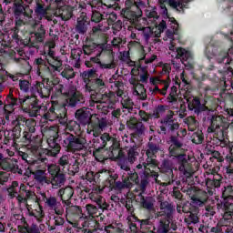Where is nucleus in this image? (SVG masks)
I'll return each instance as SVG.
<instances>
[{
    "label": "nucleus",
    "mask_w": 233,
    "mask_h": 233,
    "mask_svg": "<svg viewBox=\"0 0 233 233\" xmlns=\"http://www.w3.org/2000/svg\"><path fill=\"white\" fill-rule=\"evenodd\" d=\"M19 105L25 114H29L30 117H37V116H43V114L46 111V106L39 104V101L34 96H25L19 98Z\"/></svg>",
    "instance_id": "f257e3e1"
},
{
    "label": "nucleus",
    "mask_w": 233,
    "mask_h": 233,
    "mask_svg": "<svg viewBox=\"0 0 233 233\" xmlns=\"http://www.w3.org/2000/svg\"><path fill=\"white\" fill-rule=\"evenodd\" d=\"M64 143L71 152H79L86 148V139L69 133L66 135Z\"/></svg>",
    "instance_id": "f03ea898"
},
{
    "label": "nucleus",
    "mask_w": 233,
    "mask_h": 233,
    "mask_svg": "<svg viewBox=\"0 0 233 233\" xmlns=\"http://www.w3.org/2000/svg\"><path fill=\"white\" fill-rule=\"evenodd\" d=\"M160 131L158 134H167V132H175L179 128V123L174 118V111L169 110L166 116L160 121Z\"/></svg>",
    "instance_id": "7ed1b4c3"
},
{
    "label": "nucleus",
    "mask_w": 233,
    "mask_h": 233,
    "mask_svg": "<svg viewBox=\"0 0 233 233\" xmlns=\"http://www.w3.org/2000/svg\"><path fill=\"white\" fill-rule=\"evenodd\" d=\"M44 202L46 208L55 211L56 216H63V214H65V208H63V205H61V202L57 200V197H47L46 194H44Z\"/></svg>",
    "instance_id": "20e7f679"
},
{
    "label": "nucleus",
    "mask_w": 233,
    "mask_h": 233,
    "mask_svg": "<svg viewBox=\"0 0 233 233\" xmlns=\"http://www.w3.org/2000/svg\"><path fill=\"white\" fill-rule=\"evenodd\" d=\"M94 116L97 115H93L88 107H82L80 109H77L75 113V117L76 121L82 127H86V125H92V117H94Z\"/></svg>",
    "instance_id": "39448f33"
},
{
    "label": "nucleus",
    "mask_w": 233,
    "mask_h": 233,
    "mask_svg": "<svg viewBox=\"0 0 233 233\" xmlns=\"http://www.w3.org/2000/svg\"><path fill=\"white\" fill-rule=\"evenodd\" d=\"M174 212H176L174 205H172L168 201H163L160 202V208L159 211L157 213V218L172 221V219H174Z\"/></svg>",
    "instance_id": "423d86ee"
},
{
    "label": "nucleus",
    "mask_w": 233,
    "mask_h": 233,
    "mask_svg": "<svg viewBox=\"0 0 233 233\" xmlns=\"http://www.w3.org/2000/svg\"><path fill=\"white\" fill-rule=\"evenodd\" d=\"M20 121H25V127L31 134H34V132H35V125H37V123L35 122V120H34V118H29L25 120L23 117H18L13 121V125L15 126L13 129V132L15 133V137H16L17 139L21 137V127H19Z\"/></svg>",
    "instance_id": "0eeeda50"
},
{
    "label": "nucleus",
    "mask_w": 233,
    "mask_h": 233,
    "mask_svg": "<svg viewBox=\"0 0 233 233\" xmlns=\"http://www.w3.org/2000/svg\"><path fill=\"white\" fill-rule=\"evenodd\" d=\"M127 127L134 132L135 136H145V132H147V127L145 124L141 122V120L137 119V117H130L127 121Z\"/></svg>",
    "instance_id": "6e6552de"
},
{
    "label": "nucleus",
    "mask_w": 233,
    "mask_h": 233,
    "mask_svg": "<svg viewBox=\"0 0 233 233\" xmlns=\"http://www.w3.org/2000/svg\"><path fill=\"white\" fill-rule=\"evenodd\" d=\"M46 37V29H45V25H40L38 28L30 34L29 43L31 46H37L39 43H45V39Z\"/></svg>",
    "instance_id": "1a4fd4ad"
},
{
    "label": "nucleus",
    "mask_w": 233,
    "mask_h": 233,
    "mask_svg": "<svg viewBox=\"0 0 233 233\" xmlns=\"http://www.w3.org/2000/svg\"><path fill=\"white\" fill-rule=\"evenodd\" d=\"M67 95L69 96L67 105L69 106H76L77 103H85V97L81 92L77 91L75 86H69Z\"/></svg>",
    "instance_id": "9d476101"
},
{
    "label": "nucleus",
    "mask_w": 233,
    "mask_h": 233,
    "mask_svg": "<svg viewBox=\"0 0 233 233\" xmlns=\"http://www.w3.org/2000/svg\"><path fill=\"white\" fill-rule=\"evenodd\" d=\"M108 7L103 4H99L96 7H93L91 21H93V23H101L103 19L108 17Z\"/></svg>",
    "instance_id": "9b49d317"
},
{
    "label": "nucleus",
    "mask_w": 233,
    "mask_h": 233,
    "mask_svg": "<svg viewBox=\"0 0 233 233\" xmlns=\"http://www.w3.org/2000/svg\"><path fill=\"white\" fill-rule=\"evenodd\" d=\"M32 14H34V11L30 10L29 13L25 12L22 15H19V16H16L15 18L16 26H22V25H29L32 28H35V26H37V20L34 19Z\"/></svg>",
    "instance_id": "f8f14e48"
},
{
    "label": "nucleus",
    "mask_w": 233,
    "mask_h": 233,
    "mask_svg": "<svg viewBox=\"0 0 233 233\" xmlns=\"http://www.w3.org/2000/svg\"><path fill=\"white\" fill-rule=\"evenodd\" d=\"M206 177V187L209 188V190H213V188H219L221 187V180L223 177L218 173H205Z\"/></svg>",
    "instance_id": "ddd939ff"
},
{
    "label": "nucleus",
    "mask_w": 233,
    "mask_h": 233,
    "mask_svg": "<svg viewBox=\"0 0 233 233\" xmlns=\"http://www.w3.org/2000/svg\"><path fill=\"white\" fill-rule=\"evenodd\" d=\"M135 10H136L135 6L126 5V7L121 10L120 15H122L124 19H127V21H129L130 23H134L136 19L143 15V11L141 10L135 11Z\"/></svg>",
    "instance_id": "4468645a"
},
{
    "label": "nucleus",
    "mask_w": 233,
    "mask_h": 233,
    "mask_svg": "<svg viewBox=\"0 0 233 233\" xmlns=\"http://www.w3.org/2000/svg\"><path fill=\"white\" fill-rule=\"evenodd\" d=\"M159 150H161L159 144L148 142L146 156L147 157V159L149 165H156L157 167V160L154 157H156V154H157Z\"/></svg>",
    "instance_id": "2eb2a0df"
},
{
    "label": "nucleus",
    "mask_w": 233,
    "mask_h": 233,
    "mask_svg": "<svg viewBox=\"0 0 233 233\" xmlns=\"http://www.w3.org/2000/svg\"><path fill=\"white\" fill-rule=\"evenodd\" d=\"M2 170H5L6 172H15L23 176V169L19 168V165H17V159L4 158L0 165Z\"/></svg>",
    "instance_id": "dca6fc26"
},
{
    "label": "nucleus",
    "mask_w": 233,
    "mask_h": 233,
    "mask_svg": "<svg viewBox=\"0 0 233 233\" xmlns=\"http://www.w3.org/2000/svg\"><path fill=\"white\" fill-rule=\"evenodd\" d=\"M102 151V154H106L108 153L107 157H104V158H108L110 157L111 159H119V157H123V151L121 148H119V142H114L113 145L109 147V151L103 149L102 147H98L96 151Z\"/></svg>",
    "instance_id": "f3484780"
},
{
    "label": "nucleus",
    "mask_w": 233,
    "mask_h": 233,
    "mask_svg": "<svg viewBox=\"0 0 233 233\" xmlns=\"http://www.w3.org/2000/svg\"><path fill=\"white\" fill-rule=\"evenodd\" d=\"M185 99L187 100L188 110H194L195 114H199L200 112H205V110H207V106L201 104L199 98L185 96Z\"/></svg>",
    "instance_id": "a211bd4d"
},
{
    "label": "nucleus",
    "mask_w": 233,
    "mask_h": 233,
    "mask_svg": "<svg viewBox=\"0 0 233 233\" xmlns=\"http://www.w3.org/2000/svg\"><path fill=\"white\" fill-rule=\"evenodd\" d=\"M31 174L34 176V179L36 183H39L40 185H50V177H48L46 170L37 169L35 171H31Z\"/></svg>",
    "instance_id": "6ab92c4d"
},
{
    "label": "nucleus",
    "mask_w": 233,
    "mask_h": 233,
    "mask_svg": "<svg viewBox=\"0 0 233 233\" xmlns=\"http://www.w3.org/2000/svg\"><path fill=\"white\" fill-rule=\"evenodd\" d=\"M66 183V176L63 173L49 177V185L52 188H61Z\"/></svg>",
    "instance_id": "aec40b11"
},
{
    "label": "nucleus",
    "mask_w": 233,
    "mask_h": 233,
    "mask_svg": "<svg viewBox=\"0 0 233 233\" xmlns=\"http://www.w3.org/2000/svg\"><path fill=\"white\" fill-rule=\"evenodd\" d=\"M56 17H60L62 21H69V19H72V7L68 5H64L62 7H57L56 12Z\"/></svg>",
    "instance_id": "412c9836"
},
{
    "label": "nucleus",
    "mask_w": 233,
    "mask_h": 233,
    "mask_svg": "<svg viewBox=\"0 0 233 233\" xmlns=\"http://www.w3.org/2000/svg\"><path fill=\"white\" fill-rule=\"evenodd\" d=\"M123 112H127L128 114H137V109L134 107V101L131 100L129 96H125L121 100Z\"/></svg>",
    "instance_id": "4be33fe9"
},
{
    "label": "nucleus",
    "mask_w": 233,
    "mask_h": 233,
    "mask_svg": "<svg viewBox=\"0 0 233 233\" xmlns=\"http://www.w3.org/2000/svg\"><path fill=\"white\" fill-rule=\"evenodd\" d=\"M54 61L52 64H49L51 66L47 67V70L50 72L52 77H56V72H61L63 70V61L59 60V58L53 56Z\"/></svg>",
    "instance_id": "5701e85b"
},
{
    "label": "nucleus",
    "mask_w": 233,
    "mask_h": 233,
    "mask_svg": "<svg viewBox=\"0 0 233 233\" xmlns=\"http://www.w3.org/2000/svg\"><path fill=\"white\" fill-rule=\"evenodd\" d=\"M170 221L165 218H160L158 224L154 228L156 233H168L170 230Z\"/></svg>",
    "instance_id": "b1692460"
},
{
    "label": "nucleus",
    "mask_w": 233,
    "mask_h": 233,
    "mask_svg": "<svg viewBox=\"0 0 233 233\" xmlns=\"http://www.w3.org/2000/svg\"><path fill=\"white\" fill-rule=\"evenodd\" d=\"M140 203L143 208H146V210H148L149 212L156 210L154 208V205H156V199L153 197H142Z\"/></svg>",
    "instance_id": "393cba45"
},
{
    "label": "nucleus",
    "mask_w": 233,
    "mask_h": 233,
    "mask_svg": "<svg viewBox=\"0 0 233 233\" xmlns=\"http://www.w3.org/2000/svg\"><path fill=\"white\" fill-rule=\"evenodd\" d=\"M126 6H134L137 10L147 8L148 6V0H126Z\"/></svg>",
    "instance_id": "a878e982"
},
{
    "label": "nucleus",
    "mask_w": 233,
    "mask_h": 233,
    "mask_svg": "<svg viewBox=\"0 0 233 233\" xmlns=\"http://www.w3.org/2000/svg\"><path fill=\"white\" fill-rule=\"evenodd\" d=\"M187 0H167V5L177 12H183L187 6Z\"/></svg>",
    "instance_id": "bb28decb"
},
{
    "label": "nucleus",
    "mask_w": 233,
    "mask_h": 233,
    "mask_svg": "<svg viewBox=\"0 0 233 233\" xmlns=\"http://www.w3.org/2000/svg\"><path fill=\"white\" fill-rule=\"evenodd\" d=\"M13 6L15 8L14 14H15V18L19 17V15L26 13V8L25 7L23 0H14L13 2Z\"/></svg>",
    "instance_id": "cd10ccee"
},
{
    "label": "nucleus",
    "mask_w": 233,
    "mask_h": 233,
    "mask_svg": "<svg viewBox=\"0 0 233 233\" xmlns=\"http://www.w3.org/2000/svg\"><path fill=\"white\" fill-rule=\"evenodd\" d=\"M133 96H137L138 99L141 101L147 100V89L143 84H137L133 89Z\"/></svg>",
    "instance_id": "c85d7f7f"
},
{
    "label": "nucleus",
    "mask_w": 233,
    "mask_h": 233,
    "mask_svg": "<svg viewBox=\"0 0 233 233\" xmlns=\"http://www.w3.org/2000/svg\"><path fill=\"white\" fill-rule=\"evenodd\" d=\"M199 210L195 209V210H191L189 213H187L188 215L186 216L184 221L185 223H187V225H196L198 224V222L199 221V217L198 216Z\"/></svg>",
    "instance_id": "c756f323"
},
{
    "label": "nucleus",
    "mask_w": 233,
    "mask_h": 233,
    "mask_svg": "<svg viewBox=\"0 0 233 233\" xmlns=\"http://www.w3.org/2000/svg\"><path fill=\"white\" fill-rule=\"evenodd\" d=\"M57 195L62 199V201H65V199H72V196H74V188H72V187L60 188Z\"/></svg>",
    "instance_id": "7c9ffc66"
},
{
    "label": "nucleus",
    "mask_w": 233,
    "mask_h": 233,
    "mask_svg": "<svg viewBox=\"0 0 233 233\" xmlns=\"http://www.w3.org/2000/svg\"><path fill=\"white\" fill-rule=\"evenodd\" d=\"M37 92L41 97H50V94L52 92V86L49 84H39L37 86Z\"/></svg>",
    "instance_id": "2f4dec72"
},
{
    "label": "nucleus",
    "mask_w": 233,
    "mask_h": 233,
    "mask_svg": "<svg viewBox=\"0 0 233 233\" xmlns=\"http://www.w3.org/2000/svg\"><path fill=\"white\" fill-rule=\"evenodd\" d=\"M114 86V94L117 96V97H121L122 99H125V85L123 84V82L121 81H115L113 83Z\"/></svg>",
    "instance_id": "473e14b6"
},
{
    "label": "nucleus",
    "mask_w": 233,
    "mask_h": 233,
    "mask_svg": "<svg viewBox=\"0 0 233 233\" xmlns=\"http://www.w3.org/2000/svg\"><path fill=\"white\" fill-rule=\"evenodd\" d=\"M137 170H142L144 174H148L150 171V168H157V166L155 164H149L148 163V158L146 159V161L137 165L136 167Z\"/></svg>",
    "instance_id": "72a5a7b5"
},
{
    "label": "nucleus",
    "mask_w": 233,
    "mask_h": 233,
    "mask_svg": "<svg viewBox=\"0 0 233 233\" xmlns=\"http://www.w3.org/2000/svg\"><path fill=\"white\" fill-rule=\"evenodd\" d=\"M137 157H139V151H137V147H130L127 151V160L130 165H134L136 161H137Z\"/></svg>",
    "instance_id": "f704fd0d"
},
{
    "label": "nucleus",
    "mask_w": 233,
    "mask_h": 233,
    "mask_svg": "<svg viewBox=\"0 0 233 233\" xmlns=\"http://www.w3.org/2000/svg\"><path fill=\"white\" fill-rule=\"evenodd\" d=\"M114 96V91H106L105 93H100V103H104L106 105H114V103H112Z\"/></svg>",
    "instance_id": "c9c22d12"
},
{
    "label": "nucleus",
    "mask_w": 233,
    "mask_h": 233,
    "mask_svg": "<svg viewBox=\"0 0 233 233\" xmlns=\"http://www.w3.org/2000/svg\"><path fill=\"white\" fill-rule=\"evenodd\" d=\"M17 188H19V182L17 181H13L7 187V196L10 198V199H14V198L17 197Z\"/></svg>",
    "instance_id": "e433bc0d"
},
{
    "label": "nucleus",
    "mask_w": 233,
    "mask_h": 233,
    "mask_svg": "<svg viewBox=\"0 0 233 233\" xmlns=\"http://www.w3.org/2000/svg\"><path fill=\"white\" fill-rule=\"evenodd\" d=\"M176 59H181V61H188L190 59V53L183 47H177L176 49Z\"/></svg>",
    "instance_id": "4c0bfd02"
},
{
    "label": "nucleus",
    "mask_w": 233,
    "mask_h": 233,
    "mask_svg": "<svg viewBox=\"0 0 233 233\" xmlns=\"http://www.w3.org/2000/svg\"><path fill=\"white\" fill-rule=\"evenodd\" d=\"M76 30L78 34H86V30H88V23L86 20L78 18Z\"/></svg>",
    "instance_id": "58836bf2"
},
{
    "label": "nucleus",
    "mask_w": 233,
    "mask_h": 233,
    "mask_svg": "<svg viewBox=\"0 0 233 233\" xmlns=\"http://www.w3.org/2000/svg\"><path fill=\"white\" fill-rule=\"evenodd\" d=\"M162 87V89H160ZM168 82H165L164 86H155L154 88L150 87L149 88V92H151V94H161L162 96H167V90H168Z\"/></svg>",
    "instance_id": "ea45409f"
},
{
    "label": "nucleus",
    "mask_w": 233,
    "mask_h": 233,
    "mask_svg": "<svg viewBox=\"0 0 233 233\" xmlns=\"http://www.w3.org/2000/svg\"><path fill=\"white\" fill-rule=\"evenodd\" d=\"M133 184L131 181H129V178L127 177L122 181H116V188L117 190H123L125 188H132Z\"/></svg>",
    "instance_id": "a19ab883"
},
{
    "label": "nucleus",
    "mask_w": 233,
    "mask_h": 233,
    "mask_svg": "<svg viewBox=\"0 0 233 233\" xmlns=\"http://www.w3.org/2000/svg\"><path fill=\"white\" fill-rule=\"evenodd\" d=\"M233 48H230L228 53H224L223 56L218 57V63H224V65H230V61L233 59Z\"/></svg>",
    "instance_id": "79ce46f5"
},
{
    "label": "nucleus",
    "mask_w": 233,
    "mask_h": 233,
    "mask_svg": "<svg viewBox=\"0 0 233 233\" xmlns=\"http://www.w3.org/2000/svg\"><path fill=\"white\" fill-rule=\"evenodd\" d=\"M167 3L168 4V0H158V8L160 10L162 17L170 19V17L168 16V9L167 8Z\"/></svg>",
    "instance_id": "37998d69"
},
{
    "label": "nucleus",
    "mask_w": 233,
    "mask_h": 233,
    "mask_svg": "<svg viewBox=\"0 0 233 233\" xmlns=\"http://www.w3.org/2000/svg\"><path fill=\"white\" fill-rule=\"evenodd\" d=\"M97 50H99V46L94 43L91 45L83 46V52L85 56H92V54H95V52H97Z\"/></svg>",
    "instance_id": "c03bdc74"
},
{
    "label": "nucleus",
    "mask_w": 233,
    "mask_h": 233,
    "mask_svg": "<svg viewBox=\"0 0 233 233\" xmlns=\"http://www.w3.org/2000/svg\"><path fill=\"white\" fill-rule=\"evenodd\" d=\"M100 103H101V93H97L94 91L90 95L89 106H96V105H99Z\"/></svg>",
    "instance_id": "a18cd8bd"
},
{
    "label": "nucleus",
    "mask_w": 233,
    "mask_h": 233,
    "mask_svg": "<svg viewBox=\"0 0 233 233\" xmlns=\"http://www.w3.org/2000/svg\"><path fill=\"white\" fill-rule=\"evenodd\" d=\"M185 123L187 125V128L190 132H194L198 128V120L194 116H187L185 119Z\"/></svg>",
    "instance_id": "49530a36"
},
{
    "label": "nucleus",
    "mask_w": 233,
    "mask_h": 233,
    "mask_svg": "<svg viewBox=\"0 0 233 233\" xmlns=\"http://www.w3.org/2000/svg\"><path fill=\"white\" fill-rule=\"evenodd\" d=\"M42 117L45 119H48L49 121H53V119H56L57 117V115L56 114V107L52 106L48 111H44V114H42Z\"/></svg>",
    "instance_id": "de8ad7c7"
},
{
    "label": "nucleus",
    "mask_w": 233,
    "mask_h": 233,
    "mask_svg": "<svg viewBox=\"0 0 233 233\" xmlns=\"http://www.w3.org/2000/svg\"><path fill=\"white\" fill-rule=\"evenodd\" d=\"M145 14H146V17H147V19H153V21H156V19H159V14L157 13V7L147 9L145 11Z\"/></svg>",
    "instance_id": "09e8293b"
},
{
    "label": "nucleus",
    "mask_w": 233,
    "mask_h": 233,
    "mask_svg": "<svg viewBox=\"0 0 233 233\" xmlns=\"http://www.w3.org/2000/svg\"><path fill=\"white\" fill-rule=\"evenodd\" d=\"M13 219H15V223L19 224V227H24L26 228L28 227V223H26V218L21 214L13 215Z\"/></svg>",
    "instance_id": "8fccbe9b"
},
{
    "label": "nucleus",
    "mask_w": 233,
    "mask_h": 233,
    "mask_svg": "<svg viewBox=\"0 0 233 233\" xmlns=\"http://www.w3.org/2000/svg\"><path fill=\"white\" fill-rule=\"evenodd\" d=\"M62 77H65L66 79H74L76 77V72H74V68L72 67H66L61 72Z\"/></svg>",
    "instance_id": "3c124183"
},
{
    "label": "nucleus",
    "mask_w": 233,
    "mask_h": 233,
    "mask_svg": "<svg viewBox=\"0 0 233 233\" xmlns=\"http://www.w3.org/2000/svg\"><path fill=\"white\" fill-rule=\"evenodd\" d=\"M169 143H171L169 150H174V148H181V147H183V143L177 139V137L171 136L169 137Z\"/></svg>",
    "instance_id": "603ef678"
},
{
    "label": "nucleus",
    "mask_w": 233,
    "mask_h": 233,
    "mask_svg": "<svg viewBox=\"0 0 233 233\" xmlns=\"http://www.w3.org/2000/svg\"><path fill=\"white\" fill-rule=\"evenodd\" d=\"M47 171L51 177H53L54 176H57V174H61V167L56 164H50L47 166Z\"/></svg>",
    "instance_id": "864d4df0"
},
{
    "label": "nucleus",
    "mask_w": 233,
    "mask_h": 233,
    "mask_svg": "<svg viewBox=\"0 0 233 233\" xmlns=\"http://www.w3.org/2000/svg\"><path fill=\"white\" fill-rule=\"evenodd\" d=\"M97 110H100L102 114H107L114 108V104H105L100 103L99 105H96Z\"/></svg>",
    "instance_id": "5fc2aeb1"
},
{
    "label": "nucleus",
    "mask_w": 233,
    "mask_h": 233,
    "mask_svg": "<svg viewBox=\"0 0 233 233\" xmlns=\"http://www.w3.org/2000/svg\"><path fill=\"white\" fill-rule=\"evenodd\" d=\"M19 88L22 92H29L32 90V84L28 80H19Z\"/></svg>",
    "instance_id": "6e6d98bb"
},
{
    "label": "nucleus",
    "mask_w": 233,
    "mask_h": 233,
    "mask_svg": "<svg viewBox=\"0 0 233 233\" xmlns=\"http://www.w3.org/2000/svg\"><path fill=\"white\" fill-rule=\"evenodd\" d=\"M192 142L195 143V145H201L203 143V132L197 131L192 135Z\"/></svg>",
    "instance_id": "4d7b16f0"
},
{
    "label": "nucleus",
    "mask_w": 233,
    "mask_h": 233,
    "mask_svg": "<svg viewBox=\"0 0 233 233\" xmlns=\"http://www.w3.org/2000/svg\"><path fill=\"white\" fill-rule=\"evenodd\" d=\"M50 147L52 150L49 151V156L56 157V156H57V154H59V152L61 151V146H59V144L56 142H52L50 144Z\"/></svg>",
    "instance_id": "13d9d810"
},
{
    "label": "nucleus",
    "mask_w": 233,
    "mask_h": 233,
    "mask_svg": "<svg viewBox=\"0 0 233 233\" xmlns=\"http://www.w3.org/2000/svg\"><path fill=\"white\" fill-rule=\"evenodd\" d=\"M7 102L11 106H15V105H19V100L14 97V89L11 88L9 90V94L7 95Z\"/></svg>",
    "instance_id": "bf43d9fd"
},
{
    "label": "nucleus",
    "mask_w": 233,
    "mask_h": 233,
    "mask_svg": "<svg viewBox=\"0 0 233 233\" xmlns=\"http://www.w3.org/2000/svg\"><path fill=\"white\" fill-rule=\"evenodd\" d=\"M35 14L36 15H39L40 17H45L46 15V9L45 8V5L42 4L36 3V6L35 8Z\"/></svg>",
    "instance_id": "052dcab7"
},
{
    "label": "nucleus",
    "mask_w": 233,
    "mask_h": 233,
    "mask_svg": "<svg viewBox=\"0 0 233 233\" xmlns=\"http://www.w3.org/2000/svg\"><path fill=\"white\" fill-rule=\"evenodd\" d=\"M141 73L139 75L140 83H148V77H150V74L147 70V67H140Z\"/></svg>",
    "instance_id": "680f3d73"
},
{
    "label": "nucleus",
    "mask_w": 233,
    "mask_h": 233,
    "mask_svg": "<svg viewBox=\"0 0 233 233\" xmlns=\"http://www.w3.org/2000/svg\"><path fill=\"white\" fill-rule=\"evenodd\" d=\"M96 74H97V70L96 68H92L87 71H84L82 73V77L84 79H91L92 77L96 76Z\"/></svg>",
    "instance_id": "e2e57ef3"
},
{
    "label": "nucleus",
    "mask_w": 233,
    "mask_h": 233,
    "mask_svg": "<svg viewBox=\"0 0 233 233\" xmlns=\"http://www.w3.org/2000/svg\"><path fill=\"white\" fill-rule=\"evenodd\" d=\"M58 165L59 167H63L64 168L67 167V165H70V156L68 155H63L59 159H58Z\"/></svg>",
    "instance_id": "0e129e2a"
},
{
    "label": "nucleus",
    "mask_w": 233,
    "mask_h": 233,
    "mask_svg": "<svg viewBox=\"0 0 233 233\" xmlns=\"http://www.w3.org/2000/svg\"><path fill=\"white\" fill-rule=\"evenodd\" d=\"M86 210L89 216H97V211H98L97 207L92 204H87L86 206Z\"/></svg>",
    "instance_id": "69168bd1"
},
{
    "label": "nucleus",
    "mask_w": 233,
    "mask_h": 233,
    "mask_svg": "<svg viewBox=\"0 0 233 233\" xmlns=\"http://www.w3.org/2000/svg\"><path fill=\"white\" fill-rule=\"evenodd\" d=\"M95 86L98 88V90H103L106 88V83H105V80L103 78L98 77L94 79Z\"/></svg>",
    "instance_id": "338daca9"
},
{
    "label": "nucleus",
    "mask_w": 233,
    "mask_h": 233,
    "mask_svg": "<svg viewBox=\"0 0 233 233\" xmlns=\"http://www.w3.org/2000/svg\"><path fill=\"white\" fill-rule=\"evenodd\" d=\"M160 168L163 170V172H168V170H171L172 168V162L170 160H163L162 164L160 165Z\"/></svg>",
    "instance_id": "774afa93"
}]
</instances>
